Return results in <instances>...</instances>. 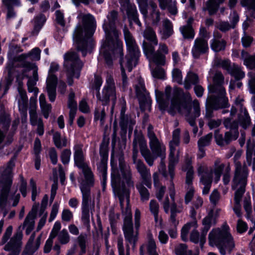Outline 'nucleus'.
I'll list each match as a JSON object with an SVG mask.
<instances>
[{
	"instance_id": "nucleus-20",
	"label": "nucleus",
	"mask_w": 255,
	"mask_h": 255,
	"mask_svg": "<svg viewBox=\"0 0 255 255\" xmlns=\"http://www.w3.org/2000/svg\"><path fill=\"white\" fill-rule=\"evenodd\" d=\"M100 161L98 162L96 155L93 157V161L97 162L98 170L100 174L103 190H105V183L107 180V160L108 158V147L105 144H102L100 148Z\"/></svg>"
},
{
	"instance_id": "nucleus-43",
	"label": "nucleus",
	"mask_w": 255,
	"mask_h": 255,
	"mask_svg": "<svg viewBox=\"0 0 255 255\" xmlns=\"http://www.w3.org/2000/svg\"><path fill=\"white\" fill-rule=\"evenodd\" d=\"M226 46V41L225 40L212 39L210 41L211 49L215 52H218L225 50Z\"/></svg>"
},
{
	"instance_id": "nucleus-36",
	"label": "nucleus",
	"mask_w": 255,
	"mask_h": 255,
	"mask_svg": "<svg viewBox=\"0 0 255 255\" xmlns=\"http://www.w3.org/2000/svg\"><path fill=\"white\" fill-rule=\"evenodd\" d=\"M136 96L139 99L145 98L147 92L145 89L143 80L139 77L134 84Z\"/></svg>"
},
{
	"instance_id": "nucleus-30",
	"label": "nucleus",
	"mask_w": 255,
	"mask_h": 255,
	"mask_svg": "<svg viewBox=\"0 0 255 255\" xmlns=\"http://www.w3.org/2000/svg\"><path fill=\"white\" fill-rule=\"evenodd\" d=\"M19 96L17 97L19 111L26 116L28 98L25 91L21 87L18 88Z\"/></svg>"
},
{
	"instance_id": "nucleus-18",
	"label": "nucleus",
	"mask_w": 255,
	"mask_h": 255,
	"mask_svg": "<svg viewBox=\"0 0 255 255\" xmlns=\"http://www.w3.org/2000/svg\"><path fill=\"white\" fill-rule=\"evenodd\" d=\"M180 142V130L178 128L175 129L172 134V139L169 143L170 153L169 156L168 172L170 178L174 177V167L178 161V153L175 156L176 147L178 146Z\"/></svg>"
},
{
	"instance_id": "nucleus-44",
	"label": "nucleus",
	"mask_w": 255,
	"mask_h": 255,
	"mask_svg": "<svg viewBox=\"0 0 255 255\" xmlns=\"http://www.w3.org/2000/svg\"><path fill=\"white\" fill-rule=\"evenodd\" d=\"M163 28L161 31L162 36L163 38L166 39L173 34V26L168 19H165L163 21Z\"/></svg>"
},
{
	"instance_id": "nucleus-22",
	"label": "nucleus",
	"mask_w": 255,
	"mask_h": 255,
	"mask_svg": "<svg viewBox=\"0 0 255 255\" xmlns=\"http://www.w3.org/2000/svg\"><path fill=\"white\" fill-rule=\"evenodd\" d=\"M242 56L244 59V64L247 67L252 70L248 73L250 77L249 86L250 92L252 94H255V56L248 55L246 52H242Z\"/></svg>"
},
{
	"instance_id": "nucleus-26",
	"label": "nucleus",
	"mask_w": 255,
	"mask_h": 255,
	"mask_svg": "<svg viewBox=\"0 0 255 255\" xmlns=\"http://www.w3.org/2000/svg\"><path fill=\"white\" fill-rule=\"evenodd\" d=\"M208 49L207 40L202 38H197L192 49V54L195 58H198L201 54L205 53Z\"/></svg>"
},
{
	"instance_id": "nucleus-42",
	"label": "nucleus",
	"mask_w": 255,
	"mask_h": 255,
	"mask_svg": "<svg viewBox=\"0 0 255 255\" xmlns=\"http://www.w3.org/2000/svg\"><path fill=\"white\" fill-rule=\"evenodd\" d=\"M143 36L145 38L150 42L149 44L157 45L158 40L155 31L151 27H147L144 30Z\"/></svg>"
},
{
	"instance_id": "nucleus-21",
	"label": "nucleus",
	"mask_w": 255,
	"mask_h": 255,
	"mask_svg": "<svg viewBox=\"0 0 255 255\" xmlns=\"http://www.w3.org/2000/svg\"><path fill=\"white\" fill-rule=\"evenodd\" d=\"M14 166V161L11 159L2 168V174L0 177V191H9L12 183V169Z\"/></svg>"
},
{
	"instance_id": "nucleus-49",
	"label": "nucleus",
	"mask_w": 255,
	"mask_h": 255,
	"mask_svg": "<svg viewBox=\"0 0 255 255\" xmlns=\"http://www.w3.org/2000/svg\"><path fill=\"white\" fill-rule=\"evenodd\" d=\"M53 139L55 146L58 148H61L67 145V138L65 137L61 138L60 133L58 132L54 133Z\"/></svg>"
},
{
	"instance_id": "nucleus-10",
	"label": "nucleus",
	"mask_w": 255,
	"mask_h": 255,
	"mask_svg": "<svg viewBox=\"0 0 255 255\" xmlns=\"http://www.w3.org/2000/svg\"><path fill=\"white\" fill-rule=\"evenodd\" d=\"M120 170L113 169L111 173V184L117 191H129L133 189L134 184L129 166L122 156L119 159Z\"/></svg>"
},
{
	"instance_id": "nucleus-19",
	"label": "nucleus",
	"mask_w": 255,
	"mask_h": 255,
	"mask_svg": "<svg viewBox=\"0 0 255 255\" xmlns=\"http://www.w3.org/2000/svg\"><path fill=\"white\" fill-rule=\"evenodd\" d=\"M135 142H134V149L132 150V160L135 165L136 169L140 174V177L146 186L150 189L151 186V174L149 169L147 168L144 163L137 158L138 150L137 149Z\"/></svg>"
},
{
	"instance_id": "nucleus-63",
	"label": "nucleus",
	"mask_w": 255,
	"mask_h": 255,
	"mask_svg": "<svg viewBox=\"0 0 255 255\" xmlns=\"http://www.w3.org/2000/svg\"><path fill=\"white\" fill-rule=\"evenodd\" d=\"M75 94L73 92H71L68 97V106L70 110H77V104L74 100Z\"/></svg>"
},
{
	"instance_id": "nucleus-23",
	"label": "nucleus",
	"mask_w": 255,
	"mask_h": 255,
	"mask_svg": "<svg viewBox=\"0 0 255 255\" xmlns=\"http://www.w3.org/2000/svg\"><path fill=\"white\" fill-rule=\"evenodd\" d=\"M121 105L119 123L121 130L124 134L126 133L128 129L129 130V132H131L133 126L134 125L135 122L129 116L125 114L126 110V102L123 101L121 102Z\"/></svg>"
},
{
	"instance_id": "nucleus-2",
	"label": "nucleus",
	"mask_w": 255,
	"mask_h": 255,
	"mask_svg": "<svg viewBox=\"0 0 255 255\" xmlns=\"http://www.w3.org/2000/svg\"><path fill=\"white\" fill-rule=\"evenodd\" d=\"M153 129V127L151 125L148 126L147 136L149 140V144L152 153L148 149L146 141L141 133L135 134L133 140V149H134V142L136 140L135 145L137 149L138 150L139 147L141 155L150 166L153 165L154 160L157 157L164 159L166 156L165 146L161 141L157 138Z\"/></svg>"
},
{
	"instance_id": "nucleus-55",
	"label": "nucleus",
	"mask_w": 255,
	"mask_h": 255,
	"mask_svg": "<svg viewBox=\"0 0 255 255\" xmlns=\"http://www.w3.org/2000/svg\"><path fill=\"white\" fill-rule=\"evenodd\" d=\"M149 209L152 214L154 216L155 222H157L158 218L159 205L155 200H151L149 204Z\"/></svg>"
},
{
	"instance_id": "nucleus-35",
	"label": "nucleus",
	"mask_w": 255,
	"mask_h": 255,
	"mask_svg": "<svg viewBox=\"0 0 255 255\" xmlns=\"http://www.w3.org/2000/svg\"><path fill=\"white\" fill-rule=\"evenodd\" d=\"M34 218L35 217L32 216L31 214H28L24 220L23 225L20 226L18 227L16 233L19 231V228H20L21 233L22 234V230L25 228L26 234L29 235L34 227Z\"/></svg>"
},
{
	"instance_id": "nucleus-41",
	"label": "nucleus",
	"mask_w": 255,
	"mask_h": 255,
	"mask_svg": "<svg viewBox=\"0 0 255 255\" xmlns=\"http://www.w3.org/2000/svg\"><path fill=\"white\" fill-rule=\"evenodd\" d=\"M122 8L127 12L128 17L131 19L132 17L137 15V11L135 5L131 3L129 1L127 3H124L121 5Z\"/></svg>"
},
{
	"instance_id": "nucleus-9",
	"label": "nucleus",
	"mask_w": 255,
	"mask_h": 255,
	"mask_svg": "<svg viewBox=\"0 0 255 255\" xmlns=\"http://www.w3.org/2000/svg\"><path fill=\"white\" fill-rule=\"evenodd\" d=\"M229 231L230 228L225 223L221 228L213 229L209 234L210 245L216 246L222 255L230 253L235 247L234 239Z\"/></svg>"
},
{
	"instance_id": "nucleus-27",
	"label": "nucleus",
	"mask_w": 255,
	"mask_h": 255,
	"mask_svg": "<svg viewBox=\"0 0 255 255\" xmlns=\"http://www.w3.org/2000/svg\"><path fill=\"white\" fill-rule=\"evenodd\" d=\"M182 207L181 206L179 205L177 207L176 205L174 203L172 204L170 211H171V215H170V221L174 226L172 229H170L168 230V233L170 237L171 238L175 239L177 236V232L176 230V226L178 224V221L176 220V214L178 213H180L182 211Z\"/></svg>"
},
{
	"instance_id": "nucleus-40",
	"label": "nucleus",
	"mask_w": 255,
	"mask_h": 255,
	"mask_svg": "<svg viewBox=\"0 0 255 255\" xmlns=\"http://www.w3.org/2000/svg\"><path fill=\"white\" fill-rule=\"evenodd\" d=\"M175 253L176 255H198V251L193 252L188 250L186 245L180 244L177 245L175 249Z\"/></svg>"
},
{
	"instance_id": "nucleus-31",
	"label": "nucleus",
	"mask_w": 255,
	"mask_h": 255,
	"mask_svg": "<svg viewBox=\"0 0 255 255\" xmlns=\"http://www.w3.org/2000/svg\"><path fill=\"white\" fill-rule=\"evenodd\" d=\"M183 169L187 171L186 176V183L189 186V191H193L194 189L191 186L192 180L193 179L194 171L191 165V159L187 158L185 160V165L183 167Z\"/></svg>"
},
{
	"instance_id": "nucleus-3",
	"label": "nucleus",
	"mask_w": 255,
	"mask_h": 255,
	"mask_svg": "<svg viewBox=\"0 0 255 255\" xmlns=\"http://www.w3.org/2000/svg\"><path fill=\"white\" fill-rule=\"evenodd\" d=\"M78 18L82 19V24H78L75 29L73 34V43L85 56L92 46L91 37L96 28V21L90 14L80 13Z\"/></svg>"
},
{
	"instance_id": "nucleus-13",
	"label": "nucleus",
	"mask_w": 255,
	"mask_h": 255,
	"mask_svg": "<svg viewBox=\"0 0 255 255\" xmlns=\"http://www.w3.org/2000/svg\"><path fill=\"white\" fill-rule=\"evenodd\" d=\"M64 58V65L67 71V82L68 84L71 86L73 82L71 77L79 78L83 64L77 53L75 52L70 51L66 53Z\"/></svg>"
},
{
	"instance_id": "nucleus-1",
	"label": "nucleus",
	"mask_w": 255,
	"mask_h": 255,
	"mask_svg": "<svg viewBox=\"0 0 255 255\" xmlns=\"http://www.w3.org/2000/svg\"><path fill=\"white\" fill-rule=\"evenodd\" d=\"M117 17V12L111 11L107 15L103 25L106 39L102 44L100 53L109 65L112 63V54L115 57H122L123 55V43L119 39V32L115 25Z\"/></svg>"
},
{
	"instance_id": "nucleus-51",
	"label": "nucleus",
	"mask_w": 255,
	"mask_h": 255,
	"mask_svg": "<svg viewBox=\"0 0 255 255\" xmlns=\"http://www.w3.org/2000/svg\"><path fill=\"white\" fill-rule=\"evenodd\" d=\"M156 243L151 235L149 236L147 250L149 255H158L156 253Z\"/></svg>"
},
{
	"instance_id": "nucleus-24",
	"label": "nucleus",
	"mask_w": 255,
	"mask_h": 255,
	"mask_svg": "<svg viewBox=\"0 0 255 255\" xmlns=\"http://www.w3.org/2000/svg\"><path fill=\"white\" fill-rule=\"evenodd\" d=\"M246 155L248 165L253 164V168L254 169L255 168V126L252 130V136L247 142Z\"/></svg>"
},
{
	"instance_id": "nucleus-28",
	"label": "nucleus",
	"mask_w": 255,
	"mask_h": 255,
	"mask_svg": "<svg viewBox=\"0 0 255 255\" xmlns=\"http://www.w3.org/2000/svg\"><path fill=\"white\" fill-rule=\"evenodd\" d=\"M171 90L170 87H166L165 94L160 92H156V100L161 110H165L167 108V105L170 97V92Z\"/></svg>"
},
{
	"instance_id": "nucleus-15",
	"label": "nucleus",
	"mask_w": 255,
	"mask_h": 255,
	"mask_svg": "<svg viewBox=\"0 0 255 255\" xmlns=\"http://www.w3.org/2000/svg\"><path fill=\"white\" fill-rule=\"evenodd\" d=\"M224 125L226 128L230 129V131L225 132L224 136L218 130H216L214 133L217 144L221 146L229 144L232 140H236L239 136L238 124L237 122H232L230 119L227 118L224 122Z\"/></svg>"
},
{
	"instance_id": "nucleus-64",
	"label": "nucleus",
	"mask_w": 255,
	"mask_h": 255,
	"mask_svg": "<svg viewBox=\"0 0 255 255\" xmlns=\"http://www.w3.org/2000/svg\"><path fill=\"white\" fill-rule=\"evenodd\" d=\"M141 13L145 16L147 13V1L148 0H136Z\"/></svg>"
},
{
	"instance_id": "nucleus-33",
	"label": "nucleus",
	"mask_w": 255,
	"mask_h": 255,
	"mask_svg": "<svg viewBox=\"0 0 255 255\" xmlns=\"http://www.w3.org/2000/svg\"><path fill=\"white\" fill-rule=\"evenodd\" d=\"M38 80L37 68L35 67L33 70L32 77L29 78L27 83L29 92H33L35 96H37L38 93V89L35 87Z\"/></svg>"
},
{
	"instance_id": "nucleus-14",
	"label": "nucleus",
	"mask_w": 255,
	"mask_h": 255,
	"mask_svg": "<svg viewBox=\"0 0 255 255\" xmlns=\"http://www.w3.org/2000/svg\"><path fill=\"white\" fill-rule=\"evenodd\" d=\"M97 97L103 105H106L110 101L112 102V106L111 112L113 114L117 97L115 83L111 75L107 76L103 89L101 93L99 92Z\"/></svg>"
},
{
	"instance_id": "nucleus-62",
	"label": "nucleus",
	"mask_w": 255,
	"mask_h": 255,
	"mask_svg": "<svg viewBox=\"0 0 255 255\" xmlns=\"http://www.w3.org/2000/svg\"><path fill=\"white\" fill-rule=\"evenodd\" d=\"M217 27L222 32H226L234 28V25H231L228 22L220 21L217 24Z\"/></svg>"
},
{
	"instance_id": "nucleus-25",
	"label": "nucleus",
	"mask_w": 255,
	"mask_h": 255,
	"mask_svg": "<svg viewBox=\"0 0 255 255\" xmlns=\"http://www.w3.org/2000/svg\"><path fill=\"white\" fill-rule=\"evenodd\" d=\"M20 198L19 193L15 194V192H0V208L3 209L7 203L12 202V206L17 205Z\"/></svg>"
},
{
	"instance_id": "nucleus-29",
	"label": "nucleus",
	"mask_w": 255,
	"mask_h": 255,
	"mask_svg": "<svg viewBox=\"0 0 255 255\" xmlns=\"http://www.w3.org/2000/svg\"><path fill=\"white\" fill-rule=\"evenodd\" d=\"M172 201H174L175 192H158L156 194V197L158 200L162 202L163 204L164 211L168 213L169 211V197Z\"/></svg>"
},
{
	"instance_id": "nucleus-11",
	"label": "nucleus",
	"mask_w": 255,
	"mask_h": 255,
	"mask_svg": "<svg viewBox=\"0 0 255 255\" xmlns=\"http://www.w3.org/2000/svg\"><path fill=\"white\" fill-rule=\"evenodd\" d=\"M224 77L220 72H217L213 78V84L208 87L210 95L209 103L214 109L226 108L229 106L228 100L226 97V91L223 87Z\"/></svg>"
},
{
	"instance_id": "nucleus-32",
	"label": "nucleus",
	"mask_w": 255,
	"mask_h": 255,
	"mask_svg": "<svg viewBox=\"0 0 255 255\" xmlns=\"http://www.w3.org/2000/svg\"><path fill=\"white\" fill-rule=\"evenodd\" d=\"M159 5L161 9L168 8L169 12L173 15L177 13L178 10L176 6L177 2L172 0H158Z\"/></svg>"
},
{
	"instance_id": "nucleus-60",
	"label": "nucleus",
	"mask_w": 255,
	"mask_h": 255,
	"mask_svg": "<svg viewBox=\"0 0 255 255\" xmlns=\"http://www.w3.org/2000/svg\"><path fill=\"white\" fill-rule=\"evenodd\" d=\"M58 240L62 244H66L69 242V235L66 229L62 230L58 235Z\"/></svg>"
},
{
	"instance_id": "nucleus-37",
	"label": "nucleus",
	"mask_w": 255,
	"mask_h": 255,
	"mask_svg": "<svg viewBox=\"0 0 255 255\" xmlns=\"http://www.w3.org/2000/svg\"><path fill=\"white\" fill-rule=\"evenodd\" d=\"M57 83V80H46V89L48 98L50 102H53L56 98V87Z\"/></svg>"
},
{
	"instance_id": "nucleus-46",
	"label": "nucleus",
	"mask_w": 255,
	"mask_h": 255,
	"mask_svg": "<svg viewBox=\"0 0 255 255\" xmlns=\"http://www.w3.org/2000/svg\"><path fill=\"white\" fill-rule=\"evenodd\" d=\"M212 136V133H209L199 139L198 141L199 149L203 154L204 153V147L210 144Z\"/></svg>"
},
{
	"instance_id": "nucleus-6",
	"label": "nucleus",
	"mask_w": 255,
	"mask_h": 255,
	"mask_svg": "<svg viewBox=\"0 0 255 255\" xmlns=\"http://www.w3.org/2000/svg\"><path fill=\"white\" fill-rule=\"evenodd\" d=\"M204 167L200 166L198 168V173L200 176V181L204 186L203 191H208L213 181L217 183L220 179L224 170L223 180L225 184H228L230 181L231 167L229 163H221L220 159H217L214 164L213 168H211L204 172Z\"/></svg>"
},
{
	"instance_id": "nucleus-45",
	"label": "nucleus",
	"mask_w": 255,
	"mask_h": 255,
	"mask_svg": "<svg viewBox=\"0 0 255 255\" xmlns=\"http://www.w3.org/2000/svg\"><path fill=\"white\" fill-rule=\"evenodd\" d=\"M180 31L184 38H193L194 33L190 24V20H189L186 25L181 26Z\"/></svg>"
},
{
	"instance_id": "nucleus-8",
	"label": "nucleus",
	"mask_w": 255,
	"mask_h": 255,
	"mask_svg": "<svg viewBox=\"0 0 255 255\" xmlns=\"http://www.w3.org/2000/svg\"><path fill=\"white\" fill-rule=\"evenodd\" d=\"M124 34L127 47L128 54L126 56L125 59L121 58L120 64L123 85L124 87H126L127 85L128 81L125 68H127L128 71L130 72L132 68L136 65L140 52L135 40L127 27H125L124 29Z\"/></svg>"
},
{
	"instance_id": "nucleus-59",
	"label": "nucleus",
	"mask_w": 255,
	"mask_h": 255,
	"mask_svg": "<svg viewBox=\"0 0 255 255\" xmlns=\"http://www.w3.org/2000/svg\"><path fill=\"white\" fill-rule=\"evenodd\" d=\"M172 81L178 84H181L182 83V75L180 70L175 68L172 71Z\"/></svg>"
},
{
	"instance_id": "nucleus-58",
	"label": "nucleus",
	"mask_w": 255,
	"mask_h": 255,
	"mask_svg": "<svg viewBox=\"0 0 255 255\" xmlns=\"http://www.w3.org/2000/svg\"><path fill=\"white\" fill-rule=\"evenodd\" d=\"M106 114L104 107H99L95 110L94 119L96 121L100 120L101 124L103 125Z\"/></svg>"
},
{
	"instance_id": "nucleus-5",
	"label": "nucleus",
	"mask_w": 255,
	"mask_h": 255,
	"mask_svg": "<svg viewBox=\"0 0 255 255\" xmlns=\"http://www.w3.org/2000/svg\"><path fill=\"white\" fill-rule=\"evenodd\" d=\"M220 211V209H216L215 211L212 210L209 212L208 215L203 219L202 221L203 228L200 235L196 230L197 225L196 221H194L186 224L182 227L181 231L182 240L184 242L188 241L189 232L191 228H193L190 236V241L195 244L199 242L200 245L202 246L206 241V235L212 225L216 224Z\"/></svg>"
},
{
	"instance_id": "nucleus-52",
	"label": "nucleus",
	"mask_w": 255,
	"mask_h": 255,
	"mask_svg": "<svg viewBox=\"0 0 255 255\" xmlns=\"http://www.w3.org/2000/svg\"><path fill=\"white\" fill-rule=\"evenodd\" d=\"M40 53L41 50L38 47H35L31 50V51L25 54H23L22 56L24 58L29 57L30 59L34 61H38L40 59Z\"/></svg>"
},
{
	"instance_id": "nucleus-4",
	"label": "nucleus",
	"mask_w": 255,
	"mask_h": 255,
	"mask_svg": "<svg viewBox=\"0 0 255 255\" xmlns=\"http://www.w3.org/2000/svg\"><path fill=\"white\" fill-rule=\"evenodd\" d=\"M141 213L138 209H136L134 213V226L135 231L133 230L132 221V214L131 209L127 207L125 212V217L123 230L127 244V249L125 252L123 245L122 238L119 237L118 239V249L119 255H129V246H131L134 248L138 239V232L140 227Z\"/></svg>"
},
{
	"instance_id": "nucleus-57",
	"label": "nucleus",
	"mask_w": 255,
	"mask_h": 255,
	"mask_svg": "<svg viewBox=\"0 0 255 255\" xmlns=\"http://www.w3.org/2000/svg\"><path fill=\"white\" fill-rule=\"evenodd\" d=\"M244 207L247 213V218L249 219L250 218L252 210L251 206V197L248 193L246 194L245 197L244 201Z\"/></svg>"
},
{
	"instance_id": "nucleus-39",
	"label": "nucleus",
	"mask_w": 255,
	"mask_h": 255,
	"mask_svg": "<svg viewBox=\"0 0 255 255\" xmlns=\"http://www.w3.org/2000/svg\"><path fill=\"white\" fill-rule=\"evenodd\" d=\"M225 0H208L206 3V7L204 10H207L210 15H213L217 11L220 4L223 3Z\"/></svg>"
},
{
	"instance_id": "nucleus-54",
	"label": "nucleus",
	"mask_w": 255,
	"mask_h": 255,
	"mask_svg": "<svg viewBox=\"0 0 255 255\" xmlns=\"http://www.w3.org/2000/svg\"><path fill=\"white\" fill-rule=\"evenodd\" d=\"M83 193V201L82 206L83 207L84 201L86 203L87 208H94L95 205L94 198L91 195V192H82Z\"/></svg>"
},
{
	"instance_id": "nucleus-56",
	"label": "nucleus",
	"mask_w": 255,
	"mask_h": 255,
	"mask_svg": "<svg viewBox=\"0 0 255 255\" xmlns=\"http://www.w3.org/2000/svg\"><path fill=\"white\" fill-rule=\"evenodd\" d=\"M59 68V65L55 62H52L50 64V68L48 71V75L47 78V80H57V78L56 76L54 75V73L58 71Z\"/></svg>"
},
{
	"instance_id": "nucleus-50",
	"label": "nucleus",
	"mask_w": 255,
	"mask_h": 255,
	"mask_svg": "<svg viewBox=\"0 0 255 255\" xmlns=\"http://www.w3.org/2000/svg\"><path fill=\"white\" fill-rule=\"evenodd\" d=\"M230 70L229 73L237 80L242 79L245 76V73L242 71L240 67L234 64L232 65V68L230 69Z\"/></svg>"
},
{
	"instance_id": "nucleus-12",
	"label": "nucleus",
	"mask_w": 255,
	"mask_h": 255,
	"mask_svg": "<svg viewBox=\"0 0 255 255\" xmlns=\"http://www.w3.org/2000/svg\"><path fill=\"white\" fill-rule=\"evenodd\" d=\"M83 144L77 143L75 144L74 149V159L75 164L82 169L86 182V186L81 187L82 191L90 190V188L94 185L93 174L91 169L85 162V154L83 149Z\"/></svg>"
},
{
	"instance_id": "nucleus-48",
	"label": "nucleus",
	"mask_w": 255,
	"mask_h": 255,
	"mask_svg": "<svg viewBox=\"0 0 255 255\" xmlns=\"http://www.w3.org/2000/svg\"><path fill=\"white\" fill-rule=\"evenodd\" d=\"M34 29L33 32L37 34L41 28L46 21V17L43 14H40L34 19Z\"/></svg>"
},
{
	"instance_id": "nucleus-7",
	"label": "nucleus",
	"mask_w": 255,
	"mask_h": 255,
	"mask_svg": "<svg viewBox=\"0 0 255 255\" xmlns=\"http://www.w3.org/2000/svg\"><path fill=\"white\" fill-rule=\"evenodd\" d=\"M181 90L177 89L175 91L174 96L171 100V104L169 109L168 113L174 115L177 112L180 113H183L185 111L187 113L186 114V119L190 126H194L195 125L196 119L200 115V109L199 103L196 100L193 102V107L189 109L187 107L188 103L191 101V97L189 93L185 94L186 102H181L178 98V95L181 93Z\"/></svg>"
},
{
	"instance_id": "nucleus-38",
	"label": "nucleus",
	"mask_w": 255,
	"mask_h": 255,
	"mask_svg": "<svg viewBox=\"0 0 255 255\" xmlns=\"http://www.w3.org/2000/svg\"><path fill=\"white\" fill-rule=\"evenodd\" d=\"M239 104L240 107V113L239 115V121L241 126L244 128H246L250 124V118L246 108L243 107L242 105H240V103H239Z\"/></svg>"
},
{
	"instance_id": "nucleus-17",
	"label": "nucleus",
	"mask_w": 255,
	"mask_h": 255,
	"mask_svg": "<svg viewBox=\"0 0 255 255\" xmlns=\"http://www.w3.org/2000/svg\"><path fill=\"white\" fill-rule=\"evenodd\" d=\"M248 171L246 165L235 161V170L232 188L236 191H245Z\"/></svg>"
},
{
	"instance_id": "nucleus-16",
	"label": "nucleus",
	"mask_w": 255,
	"mask_h": 255,
	"mask_svg": "<svg viewBox=\"0 0 255 255\" xmlns=\"http://www.w3.org/2000/svg\"><path fill=\"white\" fill-rule=\"evenodd\" d=\"M155 46L143 42V52L149 61L157 64L164 65L165 63V55L168 53V47L164 43H160L158 50L155 52Z\"/></svg>"
},
{
	"instance_id": "nucleus-61",
	"label": "nucleus",
	"mask_w": 255,
	"mask_h": 255,
	"mask_svg": "<svg viewBox=\"0 0 255 255\" xmlns=\"http://www.w3.org/2000/svg\"><path fill=\"white\" fill-rule=\"evenodd\" d=\"M2 3L7 8H13V6H21L20 0H2Z\"/></svg>"
},
{
	"instance_id": "nucleus-53",
	"label": "nucleus",
	"mask_w": 255,
	"mask_h": 255,
	"mask_svg": "<svg viewBox=\"0 0 255 255\" xmlns=\"http://www.w3.org/2000/svg\"><path fill=\"white\" fill-rule=\"evenodd\" d=\"M82 220L86 226H89L90 224V214H89V208H87L86 203L84 201L83 207H82Z\"/></svg>"
},
{
	"instance_id": "nucleus-47",
	"label": "nucleus",
	"mask_w": 255,
	"mask_h": 255,
	"mask_svg": "<svg viewBox=\"0 0 255 255\" xmlns=\"http://www.w3.org/2000/svg\"><path fill=\"white\" fill-rule=\"evenodd\" d=\"M199 81L198 76L193 73H189L187 75L184 82V87L186 89H189L191 87V84H196Z\"/></svg>"
},
{
	"instance_id": "nucleus-34",
	"label": "nucleus",
	"mask_w": 255,
	"mask_h": 255,
	"mask_svg": "<svg viewBox=\"0 0 255 255\" xmlns=\"http://www.w3.org/2000/svg\"><path fill=\"white\" fill-rule=\"evenodd\" d=\"M42 235H39L34 241L35 238V233L34 232L32 234L26 245V249L30 253H33L35 252L39 247L40 245V241Z\"/></svg>"
}]
</instances>
